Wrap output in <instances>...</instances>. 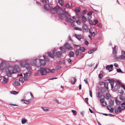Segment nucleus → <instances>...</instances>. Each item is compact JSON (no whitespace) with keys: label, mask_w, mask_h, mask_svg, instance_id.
<instances>
[{"label":"nucleus","mask_w":125,"mask_h":125,"mask_svg":"<svg viewBox=\"0 0 125 125\" xmlns=\"http://www.w3.org/2000/svg\"><path fill=\"white\" fill-rule=\"evenodd\" d=\"M65 9L64 8L60 7L59 6H56L50 10V12L52 14H54L57 12L59 18L60 16H62L63 14L65 11Z\"/></svg>","instance_id":"1"},{"label":"nucleus","mask_w":125,"mask_h":125,"mask_svg":"<svg viewBox=\"0 0 125 125\" xmlns=\"http://www.w3.org/2000/svg\"><path fill=\"white\" fill-rule=\"evenodd\" d=\"M70 17V16L69 14L65 11L63 14L62 16H60V19L62 20L64 19L66 21L69 22L71 23H73L74 22V21L71 18H69Z\"/></svg>","instance_id":"2"},{"label":"nucleus","mask_w":125,"mask_h":125,"mask_svg":"<svg viewBox=\"0 0 125 125\" xmlns=\"http://www.w3.org/2000/svg\"><path fill=\"white\" fill-rule=\"evenodd\" d=\"M5 73L7 76L11 77L12 74L15 73L14 68L11 66L9 65L5 70Z\"/></svg>","instance_id":"3"},{"label":"nucleus","mask_w":125,"mask_h":125,"mask_svg":"<svg viewBox=\"0 0 125 125\" xmlns=\"http://www.w3.org/2000/svg\"><path fill=\"white\" fill-rule=\"evenodd\" d=\"M39 71L42 75H44L46 74L47 73H49L50 72V69L45 68L41 67Z\"/></svg>","instance_id":"4"},{"label":"nucleus","mask_w":125,"mask_h":125,"mask_svg":"<svg viewBox=\"0 0 125 125\" xmlns=\"http://www.w3.org/2000/svg\"><path fill=\"white\" fill-rule=\"evenodd\" d=\"M122 55L119 56H117L116 55H115L114 57L116 59H124L125 58V51H121Z\"/></svg>","instance_id":"5"},{"label":"nucleus","mask_w":125,"mask_h":125,"mask_svg":"<svg viewBox=\"0 0 125 125\" xmlns=\"http://www.w3.org/2000/svg\"><path fill=\"white\" fill-rule=\"evenodd\" d=\"M31 73L30 71H28L27 72H26L24 74V80L26 81L28 80L29 78L30 75Z\"/></svg>","instance_id":"6"},{"label":"nucleus","mask_w":125,"mask_h":125,"mask_svg":"<svg viewBox=\"0 0 125 125\" xmlns=\"http://www.w3.org/2000/svg\"><path fill=\"white\" fill-rule=\"evenodd\" d=\"M6 66V63L3 62H2L0 64V70H2L5 68Z\"/></svg>","instance_id":"7"},{"label":"nucleus","mask_w":125,"mask_h":125,"mask_svg":"<svg viewBox=\"0 0 125 125\" xmlns=\"http://www.w3.org/2000/svg\"><path fill=\"white\" fill-rule=\"evenodd\" d=\"M64 46L66 49L70 50L73 49V48L69 44L67 43H66L64 45Z\"/></svg>","instance_id":"8"},{"label":"nucleus","mask_w":125,"mask_h":125,"mask_svg":"<svg viewBox=\"0 0 125 125\" xmlns=\"http://www.w3.org/2000/svg\"><path fill=\"white\" fill-rule=\"evenodd\" d=\"M82 28L83 30L86 32H87L89 31V29H88L87 25L85 24H84L82 26Z\"/></svg>","instance_id":"9"},{"label":"nucleus","mask_w":125,"mask_h":125,"mask_svg":"<svg viewBox=\"0 0 125 125\" xmlns=\"http://www.w3.org/2000/svg\"><path fill=\"white\" fill-rule=\"evenodd\" d=\"M14 69L16 72H18L20 71V70L18 65L17 64L14 65Z\"/></svg>","instance_id":"10"},{"label":"nucleus","mask_w":125,"mask_h":125,"mask_svg":"<svg viewBox=\"0 0 125 125\" xmlns=\"http://www.w3.org/2000/svg\"><path fill=\"white\" fill-rule=\"evenodd\" d=\"M24 65L27 69H30V64L27 61H25Z\"/></svg>","instance_id":"11"},{"label":"nucleus","mask_w":125,"mask_h":125,"mask_svg":"<svg viewBox=\"0 0 125 125\" xmlns=\"http://www.w3.org/2000/svg\"><path fill=\"white\" fill-rule=\"evenodd\" d=\"M62 53L61 51H58L56 52L55 56H56L58 58H60L62 55Z\"/></svg>","instance_id":"12"},{"label":"nucleus","mask_w":125,"mask_h":125,"mask_svg":"<svg viewBox=\"0 0 125 125\" xmlns=\"http://www.w3.org/2000/svg\"><path fill=\"white\" fill-rule=\"evenodd\" d=\"M44 8L46 10H49L50 8L49 5L47 4V3H45L44 4Z\"/></svg>","instance_id":"13"},{"label":"nucleus","mask_w":125,"mask_h":125,"mask_svg":"<svg viewBox=\"0 0 125 125\" xmlns=\"http://www.w3.org/2000/svg\"><path fill=\"white\" fill-rule=\"evenodd\" d=\"M75 36L78 40H80L81 39H82L83 37L81 35L75 34Z\"/></svg>","instance_id":"14"},{"label":"nucleus","mask_w":125,"mask_h":125,"mask_svg":"<svg viewBox=\"0 0 125 125\" xmlns=\"http://www.w3.org/2000/svg\"><path fill=\"white\" fill-rule=\"evenodd\" d=\"M39 62L40 63V64L43 66H44L45 65V61L42 59H39Z\"/></svg>","instance_id":"15"},{"label":"nucleus","mask_w":125,"mask_h":125,"mask_svg":"<svg viewBox=\"0 0 125 125\" xmlns=\"http://www.w3.org/2000/svg\"><path fill=\"white\" fill-rule=\"evenodd\" d=\"M47 54L48 56L54 59V55L50 52H47Z\"/></svg>","instance_id":"16"},{"label":"nucleus","mask_w":125,"mask_h":125,"mask_svg":"<svg viewBox=\"0 0 125 125\" xmlns=\"http://www.w3.org/2000/svg\"><path fill=\"white\" fill-rule=\"evenodd\" d=\"M68 55L70 57H74V53L73 52L71 51L70 52Z\"/></svg>","instance_id":"17"},{"label":"nucleus","mask_w":125,"mask_h":125,"mask_svg":"<svg viewBox=\"0 0 125 125\" xmlns=\"http://www.w3.org/2000/svg\"><path fill=\"white\" fill-rule=\"evenodd\" d=\"M104 83V87H105V88L106 90H108V83L106 82V83Z\"/></svg>","instance_id":"18"},{"label":"nucleus","mask_w":125,"mask_h":125,"mask_svg":"<svg viewBox=\"0 0 125 125\" xmlns=\"http://www.w3.org/2000/svg\"><path fill=\"white\" fill-rule=\"evenodd\" d=\"M114 100L112 99H110L109 101V104H110V105L111 106L113 105H114Z\"/></svg>","instance_id":"19"},{"label":"nucleus","mask_w":125,"mask_h":125,"mask_svg":"<svg viewBox=\"0 0 125 125\" xmlns=\"http://www.w3.org/2000/svg\"><path fill=\"white\" fill-rule=\"evenodd\" d=\"M81 10V8L79 7H77L75 8L74 11L76 12V13H79Z\"/></svg>","instance_id":"20"},{"label":"nucleus","mask_w":125,"mask_h":125,"mask_svg":"<svg viewBox=\"0 0 125 125\" xmlns=\"http://www.w3.org/2000/svg\"><path fill=\"white\" fill-rule=\"evenodd\" d=\"M97 49L96 48H94L93 49L90 50L88 52V53L89 54H91L95 51H96Z\"/></svg>","instance_id":"21"},{"label":"nucleus","mask_w":125,"mask_h":125,"mask_svg":"<svg viewBox=\"0 0 125 125\" xmlns=\"http://www.w3.org/2000/svg\"><path fill=\"white\" fill-rule=\"evenodd\" d=\"M3 83H5L7 82L8 81V80L6 78V77H5L4 76H3Z\"/></svg>","instance_id":"22"},{"label":"nucleus","mask_w":125,"mask_h":125,"mask_svg":"<svg viewBox=\"0 0 125 125\" xmlns=\"http://www.w3.org/2000/svg\"><path fill=\"white\" fill-rule=\"evenodd\" d=\"M92 12L90 11L87 14V15L88 16V18H91L92 15Z\"/></svg>","instance_id":"23"},{"label":"nucleus","mask_w":125,"mask_h":125,"mask_svg":"<svg viewBox=\"0 0 125 125\" xmlns=\"http://www.w3.org/2000/svg\"><path fill=\"white\" fill-rule=\"evenodd\" d=\"M111 95L107 93L105 95V99L107 100L109 99Z\"/></svg>","instance_id":"24"},{"label":"nucleus","mask_w":125,"mask_h":125,"mask_svg":"<svg viewBox=\"0 0 125 125\" xmlns=\"http://www.w3.org/2000/svg\"><path fill=\"white\" fill-rule=\"evenodd\" d=\"M89 33H90L92 36H95V32L94 31L93 32H91V29H89Z\"/></svg>","instance_id":"25"},{"label":"nucleus","mask_w":125,"mask_h":125,"mask_svg":"<svg viewBox=\"0 0 125 125\" xmlns=\"http://www.w3.org/2000/svg\"><path fill=\"white\" fill-rule=\"evenodd\" d=\"M82 19L83 21L84 22H86L87 21L86 18L84 16H82Z\"/></svg>","instance_id":"26"},{"label":"nucleus","mask_w":125,"mask_h":125,"mask_svg":"<svg viewBox=\"0 0 125 125\" xmlns=\"http://www.w3.org/2000/svg\"><path fill=\"white\" fill-rule=\"evenodd\" d=\"M64 0H58V2L60 4L61 6L63 5L64 3Z\"/></svg>","instance_id":"27"},{"label":"nucleus","mask_w":125,"mask_h":125,"mask_svg":"<svg viewBox=\"0 0 125 125\" xmlns=\"http://www.w3.org/2000/svg\"><path fill=\"white\" fill-rule=\"evenodd\" d=\"M79 50L81 51L82 52H84L85 50V49L83 47H80L79 48Z\"/></svg>","instance_id":"28"},{"label":"nucleus","mask_w":125,"mask_h":125,"mask_svg":"<svg viewBox=\"0 0 125 125\" xmlns=\"http://www.w3.org/2000/svg\"><path fill=\"white\" fill-rule=\"evenodd\" d=\"M79 50L78 49H77L75 52V54L76 56H78L79 55Z\"/></svg>","instance_id":"29"},{"label":"nucleus","mask_w":125,"mask_h":125,"mask_svg":"<svg viewBox=\"0 0 125 125\" xmlns=\"http://www.w3.org/2000/svg\"><path fill=\"white\" fill-rule=\"evenodd\" d=\"M74 29L75 30H77L80 31H82V29L81 28H80L78 27H74Z\"/></svg>","instance_id":"30"},{"label":"nucleus","mask_w":125,"mask_h":125,"mask_svg":"<svg viewBox=\"0 0 125 125\" xmlns=\"http://www.w3.org/2000/svg\"><path fill=\"white\" fill-rule=\"evenodd\" d=\"M115 102L116 104L118 105H119L121 103V101H120L119 100H118L116 99H115Z\"/></svg>","instance_id":"31"},{"label":"nucleus","mask_w":125,"mask_h":125,"mask_svg":"<svg viewBox=\"0 0 125 125\" xmlns=\"http://www.w3.org/2000/svg\"><path fill=\"white\" fill-rule=\"evenodd\" d=\"M100 90L102 93H104L105 91V89L103 87H101L100 88Z\"/></svg>","instance_id":"32"},{"label":"nucleus","mask_w":125,"mask_h":125,"mask_svg":"<svg viewBox=\"0 0 125 125\" xmlns=\"http://www.w3.org/2000/svg\"><path fill=\"white\" fill-rule=\"evenodd\" d=\"M117 70V72L118 73H123L124 72H122L121 69L120 68L116 69V68Z\"/></svg>","instance_id":"33"},{"label":"nucleus","mask_w":125,"mask_h":125,"mask_svg":"<svg viewBox=\"0 0 125 125\" xmlns=\"http://www.w3.org/2000/svg\"><path fill=\"white\" fill-rule=\"evenodd\" d=\"M14 84L17 86H20V83L18 81H15L14 82Z\"/></svg>","instance_id":"34"},{"label":"nucleus","mask_w":125,"mask_h":125,"mask_svg":"<svg viewBox=\"0 0 125 125\" xmlns=\"http://www.w3.org/2000/svg\"><path fill=\"white\" fill-rule=\"evenodd\" d=\"M90 19L91 18H88L87 20L89 21V24L92 25L93 24V23L92 21Z\"/></svg>","instance_id":"35"},{"label":"nucleus","mask_w":125,"mask_h":125,"mask_svg":"<svg viewBox=\"0 0 125 125\" xmlns=\"http://www.w3.org/2000/svg\"><path fill=\"white\" fill-rule=\"evenodd\" d=\"M38 60H39V59L37 58H36L34 60L33 62L34 65H36L37 61Z\"/></svg>","instance_id":"36"},{"label":"nucleus","mask_w":125,"mask_h":125,"mask_svg":"<svg viewBox=\"0 0 125 125\" xmlns=\"http://www.w3.org/2000/svg\"><path fill=\"white\" fill-rule=\"evenodd\" d=\"M42 108L44 111L45 112L49 111L48 109H47V108L42 107Z\"/></svg>","instance_id":"37"},{"label":"nucleus","mask_w":125,"mask_h":125,"mask_svg":"<svg viewBox=\"0 0 125 125\" xmlns=\"http://www.w3.org/2000/svg\"><path fill=\"white\" fill-rule=\"evenodd\" d=\"M118 92L121 95L123 94H124V91L122 89L119 90Z\"/></svg>","instance_id":"38"},{"label":"nucleus","mask_w":125,"mask_h":125,"mask_svg":"<svg viewBox=\"0 0 125 125\" xmlns=\"http://www.w3.org/2000/svg\"><path fill=\"white\" fill-rule=\"evenodd\" d=\"M27 121L25 119H22L21 121V123L22 124H24Z\"/></svg>","instance_id":"39"},{"label":"nucleus","mask_w":125,"mask_h":125,"mask_svg":"<svg viewBox=\"0 0 125 125\" xmlns=\"http://www.w3.org/2000/svg\"><path fill=\"white\" fill-rule=\"evenodd\" d=\"M107 80L108 81H109V83H112L114 81V80L113 79L111 80L110 79H107Z\"/></svg>","instance_id":"40"},{"label":"nucleus","mask_w":125,"mask_h":125,"mask_svg":"<svg viewBox=\"0 0 125 125\" xmlns=\"http://www.w3.org/2000/svg\"><path fill=\"white\" fill-rule=\"evenodd\" d=\"M105 96L104 95L102 94L99 97V98H100L101 99H104Z\"/></svg>","instance_id":"41"},{"label":"nucleus","mask_w":125,"mask_h":125,"mask_svg":"<svg viewBox=\"0 0 125 125\" xmlns=\"http://www.w3.org/2000/svg\"><path fill=\"white\" fill-rule=\"evenodd\" d=\"M72 78H73L74 81L73 82H72V81L71 82L72 84H75V82L76 81V78L75 77H74L73 78V77Z\"/></svg>","instance_id":"42"},{"label":"nucleus","mask_w":125,"mask_h":125,"mask_svg":"<svg viewBox=\"0 0 125 125\" xmlns=\"http://www.w3.org/2000/svg\"><path fill=\"white\" fill-rule=\"evenodd\" d=\"M94 23H94L93 24L94 25H95L96 24H97V23H98V21L97 20H94Z\"/></svg>","instance_id":"43"},{"label":"nucleus","mask_w":125,"mask_h":125,"mask_svg":"<svg viewBox=\"0 0 125 125\" xmlns=\"http://www.w3.org/2000/svg\"><path fill=\"white\" fill-rule=\"evenodd\" d=\"M48 1V0H41V2L43 3H47Z\"/></svg>","instance_id":"44"},{"label":"nucleus","mask_w":125,"mask_h":125,"mask_svg":"<svg viewBox=\"0 0 125 125\" xmlns=\"http://www.w3.org/2000/svg\"><path fill=\"white\" fill-rule=\"evenodd\" d=\"M61 66H60L59 65H57L56 66L55 69L56 70L59 69L61 68Z\"/></svg>","instance_id":"45"},{"label":"nucleus","mask_w":125,"mask_h":125,"mask_svg":"<svg viewBox=\"0 0 125 125\" xmlns=\"http://www.w3.org/2000/svg\"><path fill=\"white\" fill-rule=\"evenodd\" d=\"M85 54H83V53L80 52V55L81 57L83 58Z\"/></svg>","instance_id":"46"},{"label":"nucleus","mask_w":125,"mask_h":125,"mask_svg":"<svg viewBox=\"0 0 125 125\" xmlns=\"http://www.w3.org/2000/svg\"><path fill=\"white\" fill-rule=\"evenodd\" d=\"M25 101H26V102H25V104H28L30 103V102L29 101V100H25Z\"/></svg>","instance_id":"47"},{"label":"nucleus","mask_w":125,"mask_h":125,"mask_svg":"<svg viewBox=\"0 0 125 125\" xmlns=\"http://www.w3.org/2000/svg\"><path fill=\"white\" fill-rule=\"evenodd\" d=\"M117 109H118V110H119V112H121L122 110V109L121 108L120 106H118Z\"/></svg>","instance_id":"48"},{"label":"nucleus","mask_w":125,"mask_h":125,"mask_svg":"<svg viewBox=\"0 0 125 125\" xmlns=\"http://www.w3.org/2000/svg\"><path fill=\"white\" fill-rule=\"evenodd\" d=\"M102 76H103V75L101 73H100L99 75V77L100 79H101L102 78Z\"/></svg>","instance_id":"49"},{"label":"nucleus","mask_w":125,"mask_h":125,"mask_svg":"<svg viewBox=\"0 0 125 125\" xmlns=\"http://www.w3.org/2000/svg\"><path fill=\"white\" fill-rule=\"evenodd\" d=\"M113 54H115L117 53V52L116 50H113Z\"/></svg>","instance_id":"50"},{"label":"nucleus","mask_w":125,"mask_h":125,"mask_svg":"<svg viewBox=\"0 0 125 125\" xmlns=\"http://www.w3.org/2000/svg\"><path fill=\"white\" fill-rule=\"evenodd\" d=\"M119 98L121 100H123L124 99L122 95H119Z\"/></svg>","instance_id":"51"},{"label":"nucleus","mask_w":125,"mask_h":125,"mask_svg":"<svg viewBox=\"0 0 125 125\" xmlns=\"http://www.w3.org/2000/svg\"><path fill=\"white\" fill-rule=\"evenodd\" d=\"M72 111L74 115H75L76 114V112L74 110H72Z\"/></svg>","instance_id":"52"},{"label":"nucleus","mask_w":125,"mask_h":125,"mask_svg":"<svg viewBox=\"0 0 125 125\" xmlns=\"http://www.w3.org/2000/svg\"><path fill=\"white\" fill-rule=\"evenodd\" d=\"M97 26L98 27L100 28H101L102 27V24L101 23H99L97 25Z\"/></svg>","instance_id":"53"},{"label":"nucleus","mask_w":125,"mask_h":125,"mask_svg":"<svg viewBox=\"0 0 125 125\" xmlns=\"http://www.w3.org/2000/svg\"><path fill=\"white\" fill-rule=\"evenodd\" d=\"M85 101L86 102V103H87V104H88V98H85Z\"/></svg>","instance_id":"54"},{"label":"nucleus","mask_w":125,"mask_h":125,"mask_svg":"<svg viewBox=\"0 0 125 125\" xmlns=\"http://www.w3.org/2000/svg\"><path fill=\"white\" fill-rule=\"evenodd\" d=\"M111 108V107L110 106V105H107V109L108 110H110V108Z\"/></svg>","instance_id":"55"},{"label":"nucleus","mask_w":125,"mask_h":125,"mask_svg":"<svg viewBox=\"0 0 125 125\" xmlns=\"http://www.w3.org/2000/svg\"><path fill=\"white\" fill-rule=\"evenodd\" d=\"M87 11L86 10H83L82 11V14L83 15L85 14L86 13Z\"/></svg>","instance_id":"56"},{"label":"nucleus","mask_w":125,"mask_h":125,"mask_svg":"<svg viewBox=\"0 0 125 125\" xmlns=\"http://www.w3.org/2000/svg\"><path fill=\"white\" fill-rule=\"evenodd\" d=\"M89 42L88 41H86V40H85L84 42L85 44L87 45L89 44Z\"/></svg>","instance_id":"57"},{"label":"nucleus","mask_w":125,"mask_h":125,"mask_svg":"<svg viewBox=\"0 0 125 125\" xmlns=\"http://www.w3.org/2000/svg\"><path fill=\"white\" fill-rule=\"evenodd\" d=\"M110 67L109 65H107L106 67V69L109 71V69Z\"/></svg>","instance_id":"58"},{"label":"nucleus","mask_w":125,"mask_h":125,"mask_svg":"<svg viewBox=\"0 0 125 125\" xmlns=\"http://www.w3.org/2000/svg\"><path fill=\"white\" fill-rule=\"evenodd\" d=\"M55 70L54 69H52L51 70H50V72H51L52 73H54L55 72Z\"/></svg>","instance_id":"59"},{"label":"nucleus","mask_w":125,"mask_h":125,"mask_svg":"<svg viewBox=\"0 0 125 125\" xmlns=\"http://www.w3.org/2000/svg\"><path fill=\"white\" fill-rule=\"evenodd\" d=\"M111 88L112 89L114 87V82L110 83Z\"/></svg>","instance_id":"60"},{"label":"nucleus","mask_w":125,"mask_h":125,"mask_svg":"<svg viewBox=\"0 0 125 125\" xmlns=\"http://www.w3.org/2000/svg\"><path fill=\"white\" fill-rule=\"evenodd\" d=\"M76 23L78 25H80L81 24V22L80 21L78 20L76 21Z\"/></svg>","instance_id":"61"},{"label":"nucleus","mask_w":125,"mask_h":125,"mask_svg":"<svg viewBox=\"0 0 125 125\" xmlns=\"http://www.w3.org/2000/svg\"><path fill=\"white\" fill-rule=\"evenodd\" d=\"M13 92V93L12 94H17L18 93V92L16 91H14Z\"/></svg>","instance_id":"62"},{"label":"nucleus","mask_w":125,"mask_h":125,"mask_svg":"<svg viewBox=\"0 0 125 125\" xmlns=\"http://www.w3.org/2000/svg\"><path fill=\"white\" fill-rule=\"evenodd\" d=\"M115 112L116 114H118V109L116 110V109H115Z\"/></svg>","instance_id":"63"},{"label":"nucleus","mask_w":125,"mask_h":125,"mask_svg":"<svg viewBox=\"0 0 125 125\" xmlns=\"http://www.w3.org/2000/svg\"><path fill=\"white\" fill-rule=\"evenodd\" d=\"M117 83V84L120 85H121V84H122L121 83V82L118 81H116Z\"/></svg>","instance_id":"64"}]
</instances>
